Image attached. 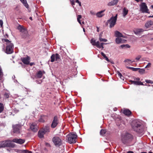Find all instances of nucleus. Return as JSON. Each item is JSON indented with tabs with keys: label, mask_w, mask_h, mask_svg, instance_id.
Instances as JSON below:
<instances>
[{
	"label": "nucleus",
	"mask_w": 153,
	"mask_h": 153,
	"mask_svg": "<svg viewBox=\"0 0 153 153\" xmlns=\"http://www.w3.org/2000/svg\"><path fill=\"white\" fill-rule=\"evenodd\" d=\"M3 42H6L7 46L5 52L7 54H10L13 52L14 45L13 44L7 39H2Z\"/></svg>",
	"instance_id": "1"
},
{
	"label": "nucleus",
	"mask_w": 153,
	"mask_h": 153,
	"mask_svg": "<svg viewBox=\"0 0 153 153\" xmlns=\"http://www.w3.org/2000/svg\"><path fill=\"white\" fill-rule=\"evenodd\" d=\"M131 125L134 131L138 133H141L143 132V129L141 126V125L139 121L136 120H133Z\"/></svg>",
	"instance_id": "2"
},
{
	"label": "nucleus",
	"mask_w": 153,
	"mask_h": 153,
	"mask_svg": "<svg viewBox=\"0 0 153 153\" xmlns=\"http://www.w3.org/2000/svg\"><path fill=\"white\" fill-rule=\"evenodd\" d=\"M12 142H13L12 141L9 140H7L2 142L0 143V148L5 147H14L15 145Z\"/></svg>",
	"instance_id": "3"
},
{
	"label": "nucleus",
	"mask_w": 153,
	"mask_h": 153,
	"mask_svg": "<svg viewBox=\"0 0 153 153\" xmlns=\"http://www.w3.org/2000/svg\"><path fill=\"white\" fill-rule=\"evenodd\" d=\"M18 29L21 33V35L22 38L25 39L29 37V35L27 30L25 28H24L23 26L19 25Z\"/></svg>",
	"instance_id": "4"
},
{
	"label": "nucleus",
	"mask_w": 153,
	"mask_h": 153,
	"mask_svg": "<svg viewBox=\"0 0 153 153\" xmlns=\"http://www.w3.org/2000/svg\"><path fill=\"white\" fill-rule=\"evenodd\" d=\"M66 137L68 139V142L70 143H71L76 142V140L77 138V136L76 134L73 133L69 134Z\"/></svg>",
	"instance_id": "5"
},
{
	"label": "nucleus",
	"mask_w": 153,
	"mask_h": 153,
	"mask_svg": "<svg viewBox=\"0 0 153 153\" xmlns=\"http://www.w3.org/2000/svg\"><path fill=\"white\" fill-rule=\"evenodd\" d=\"M117 14L115 16L111 17L110 19L108 20L107 22V23H109L110 25V28L114 27L116 24L117 19Z\"/></svg>",
	"instance_id": "6"
},
{
	"label": "nucleus",
	"mask_w": 153,
	"mask_h": 153,
	"mask_svg": "<svg viewBox=\"0 0 153 153\" xmlns=\"http://www.w3.org/2000/svg\"><path fill=\"white\" fill-rule=\"evenodd\" d=\"M132 137L131 134H126L125 135H123L122 136L121 140L122 142L126 144L128 140Z\"/></svg>",
	"instance_id": "7"
},
{
	"label": "nucleus",
	"mask_w": 153,
	"mask_h": 153,
	"mask_svg": "<svg viewBox=\"0 0 153 153\" xmlns=\"http://www.w3.org/2000/svg\"><path fill=\"white\" fill-rule=\"evenodd\" d=\"M52 141L54 145L57 146H59L62 144L61 139L57 136L53 137L52 139Z\"/></svg>",
	"instance_id": "8"
},
{
	"label": "nucleus",
	"mask_w": 153,
	"mask_h": 153,
	"mask_svg": "<svg viewBox=\"0 0 153 153\" xmlns=\"http://www.w3.org/2000/svg\"><path fill=\"white\" fill-rule=\"evenodd\" d=\"M51 62H53L55 60L57 62H60L61 60L60 56L58 53H56L55 54H52L51 57Z\"/></svg>",
	"instance_id": "9"
},
{
	"label": "nucleus",
	"mask_w": 153,
	"mask_h": 153,
	"mask_svg": "<svg viewBox=\"0 0 153 153\" xmlns=\"http://www.w3.org/2000/svg\"><path fill=\"white\" fill-rule=\"evenodd\" d=\"M141 10L143 13H149V10L148 9L147 6L145 3L143 2L140 5Z\"/></svg>",
	"instance_id": "10"
},
{
	"label": "nucleus",
	"mask_w": 153,
	"mask_h": 153,
	"mask_svg": "<svg viewBox=\"0 0 153 153\" xmlns=\"http://www.w3.org/2000/svg\"><path fill=\"white\" fill-rule=\"evenodd\" d=\"M59 120L57 116L54 117L51 125V127L52 128H55L59 123Z\"/></svg>",
	"instance_id": "11"
},
{
	"label": "nucleus",
	"mask_w": 153,
	"mask_h": 153,
	"mask_svg": "<svg viewBox=\"0 0 153 153\" xmlns=\"http://www.w3.org/2000/svg\"><path fill=\"white\" fill-rule=\"evenodd\" d=\"M30 58V56H27L26 57H22L21 58V60L25 65H28L29 64Z\"/></svg>",
	"instance_id": "12"
},
{
	"label": "nucleus",
	"mask_w": 153,
	"mask_h": 153,
	"mask_svg": "<svg viewBox=\"0 0 153 153\" xmlns=\"http://www.w3.org/2000/svg\"><path fill=\"white\" fill-rule=\"evenodd\" d=\"M21 126L19 124H17L13 126V132L16 134H19L20 132Z\"/></svg>",
	"instance_id": "13"
},
{
	"label": "nucleus",
	"mask_w": 153,
	"mask_h": 153,
	"mask_svg": "<svg viewBox=\"0 0 153 153\" xmlns=\"http://www.w3.org/2000/svg\"><path fill=\"white\" fill-rule=\"evenodd\" d=\"M30 128L33 132H36L38 130L37 126L36 124L35 123H33L30 126Z\"/></svg>",
	"instance_id": "14"
},
{
	"label": "nucleus",
	"mask_w": 153,
	"mask_h": 153,
	"mask_svg": "<svg viewBox=\"0 0 153 153\" xmlns=\"http://www.w3.org/2000/svg\"><path fill=\"white\" fill-rule=\"evenodd\" d=\"M12 141L18 144H22L25 142V140L24 139H21L15 138L13 139Z\"/></svg>",
	"instance_id": "15"
},
{
	"label": "nucleus",
	"mask_w": 153,
	"mask_h": 153,
	"mask_svg": "<svg viewBox=\"0 0 153 153\" xmlns=\"http://www.w3.org/2000/svg\"><path fill=\"white\" fill-rule=\"evenodd\" d=\"M45 73V72H42L41 71H39L37 72L36 73L35 77L36 78H41L43 76V74Z\"/></svg>",
	"instance_id": "16"
},
{
	"label": "nucleus",
	"mask_w": 153,
	"mask_h": 153,
	"mask_svg": "<svg viewBox=\"0 0 153 153\" xmlns=\"http://www.w3.org/2000/svg\"><path fill=\"white\" fill-rule=\"evenodd\" d=\"M119 0H113L108 3L107 5L108 6H114L117 4Z\"/></svg>",
	"instance_id": "17"
},
{
	"label": "nucleus",
	"mask_w": 153,
	"mask_h": 153,
	"mask_svg": "<svg viewBox=\"0 0 153 153\" xmlns=\"http://www.w3.org/2000/svg\"><path fill=\"white\" fill-rule=\"evenodd\" d=\"M116 42L117 44H119L120 43H123L126 41V40L122 39L119 37H117L116 39Z\"/></svg>",
	"instance_id": "18"
},
{
	"label": "nucleus",
	"mask_w": 153,
	"mask_h": 153,
	"mask_svg": "<svg viewBox=\"0 0 153 153\" xmlns=\"http://www.w3.org/2000/svg\"><path fill=\"white\" fill-rule=\"evenodd\" d=\"M153 25V21L152 20H149L147 21L145 24V26L146 28H148L150 27Z\"/></svg>",
	"instance_id": "19"
},
{
	"label": "nucleus",
	"mask_w": 153,
	"mask_h": 153,
	"mask_svg": "<svg viewBox=\"0 0 153 153\" xmlns=\"http://www.w3.org/2000/svg\"><path fill=\"white\" fill-rule=\"evenodd\" d=\"M130 82H131V84H133L135 85H144V84H143V82L140 81L130 80Z\"/></svg>",
	"instance_id": "20"
},
{
	"label": "nucleus",
	"mask_w": 153,
	"mask_h": 153,
	"mask_svg": "<svg viewBox=\"0 0 153 153\" xmlns=\"http://www.w3.org/2000/svg\"><path fill=\"white\" fill-rule=\"evenodd\" d=\"M115 36L117 37H122L123 38L125 37L123 34L118 31H116L115 32Z\"/></svg>",
	"instance_id": "21"
},
{
	"label": "nucleus",
	"mask_w": 153,
	"mask_h": 153,
	"mask_svg": "<svg viewBox=\"0 0 153 153\" xmlns=\"http://www.w3.org/2000/svg\"><path fill=\"white\" fill-rule=\"evenodd\" d=\"M105 11V10H104L97 12L96 14L97 16L99 18L102 17L104 15V14H103L102 13Z\"/></svg>",
	"instance_id": "22"
},
{
	"label": "nucleus",
	"mask_w": 153,
	"mask_h": 153,
	"mask_svg": "<svg viewBox=\"0 0 153 153\" xmlns=\"http://www.w3.org/2000/svg\"><path fill=\"white\" fill-rule=\"evenodd\" d=\"M91 44L94 46H96L97 47L98 46H99L98 45L99 41H98L97 42H96V41L93 39H91Z\"/></svg>",
	"instance_id": "23"
},
{
	"label": "nucleus",
	"mask_w": 153,
	"mask_h": 153,
	"mask_svg": "<svg viewBox=\"0 0 153 153\" xmlns=\"http://www.w3.org/2000/svg\"><path fill=\"white\" fill-rule=\"evenodd\" d=\"M138 71L139 73L141 74H143L145 73V69L143 68H137V71Z\"/></svg>",
	"instance_id": "24"
},
{
	"label": "nucleus",
	"mask_w": 153,
	"mask_h": 153,
	"mask_svg": "<svg viewBox=\"0 0 153 153\" xmlns=\"http://www.w3.org/2000/svg\"><path fill=\"white\" fill-rule=\"evenodd\" d=\"M45 134V133L42 130L38 132L39 137L40 138H42L43 137L44 135Z\"/></svg>",
	"instance_id": "25"
},
{
	"label": "nucleus",
	"mask_w": 153,
	"mask_h": 153,
	"mask_svg": "<svg viewBox=\"0 0 153 153\" xmlns=\"http://www.w3.org/2000/svg\"><path fill=\"white\" fill-rule=\"evenodd\" d=\"M123 113L126 115L128 116L131 114V112L128 109H125L123 111Z\"/></svg>",
	"instance_id": "26"
},
{
	"label": "nucleus",
	"mask_w": 153,
	"mask_h": 153,
	"mask_svg": "<svg viewBox=\"0 0 153 153\" xmlns=\"http://www.w3.org/2000/svg\"><path fill=\"white\" fill-rule=\"evenodd\" d=\"M23 3L24 6L26 8H28L29 7V5L27 3V1L26 0H20Z\"/></svg>",
	"instance_id": "27"
},
{
	"label": "nucleus",
	"mask_w": 153,
	"mask_h": 153,
	"mask_svg": "<svg viewBox=\"0 0 153 153\" xmlns=\"http://www.w3.org/2000/svg\"><path fill=\"white\" fill-rule=\"evenodd\" d=\"M123 16L125 17L127 14L128 11V10L125 7H124L123 9Z\"/></svg>",
	"instance_id": "28"
},
{
	"label": "nucleus",
	"mask_w": 153,
	"mask_h": 153,
	"mask_svg": "<svg viewBox=\"0 0 153 153\" xmlns=\"http://www.w3.org/2000/svg\"><path fill=\"white\" fill-rule=\"evenodd\" d=\"M144 31V30L142 29H136L134 31V33L136 34H139L141 32H143Z\"/></svg>",
	"instance_id": "29"
},
{
	"label": "nucleus",
	"mask_w": 153,
	"mask_h": 153,
	"mask_svg": "<svg viewBox=\"0 0 153 153\" xmlns=\"http://www.w3.org/2000/svg\"><path fill=\"white\" fill-rule=\"evenodd\" d=\"M101 53V55L103 56L105 60H106L108 62H109V60L108 58L103 52H102Z\"/></svg>",
	"instance_id": "30"
},
{
	"label": "nucleus",
	"mask_w": 153,
	"mask_h": 153,
	"mask_svg": "<svg viewBox=\"0 0 153 153\" xmlns=\"http://www.w3.org/2000/svg\"><path fill=\"white\" fill-rule=\"evenodd\" d=\"M105 43H104L103 42L101 43L100 44H99V43H98V46H97V47L99 48H102V49L104 48L103 45L104 44H105Z\"/></svg>",
	"instance_id": "31"
},
{
	"label": "nucleus",
	"mask_w": 153,
	"mask_h": 153,
	"mask_svg": "<svg viewBox=\"0 0 153 153\" xmlns=\"http://www.w3.org/2000/svg\"><path fill=\"white\" fill-rule=\"evenodd\" d=\"M49 128L48 127L45 126L43 130H42L45 133L47 132H49Z\"/></svg>",
	"instance_id": "32"
},
{
	"label": "nucleus",
	"mask_w": 153,
	"mask_h": 153,
	"mask_svg": "<svg viewBox=\"0 0 153 153\" xmlns=\"http://www.w3.org/2000/svg\"><path fill=\"white\" fill-rule=\"evenodd\" d=\"M77 20L79 23L81 25V21L80 20V19H81L82 18V16L80 15H78L77 16Z\"/></svg>",
	"instance_id": "33"
},
{
	"label": "nucleus",
	"mask_w": 153,
	"mask_h": 153,
	"mask_svg": "<svg viewBox=\"0 0 153 153\" xmlns=\"http://www.w3.org/2000/svg\"><path fill=\"white\" fill-rule=\"evenodd\" d=\"M4 108V106L3 104L0 103V113H1L3 111Z\"/></svg>",
	"instance_id": "34"
},
{
	"label": "nucleus",
	"mask_w": 153,
	"mask_h": 153,
	"mask_svg": "<svg viewBox=\"0 0 153 153\" xmlns=\"http://www.w3.org/2000/svg\"><path fill=\"white\" fill-rule=\"evenodd\" d=\"M126 68L128 69H130L132 71H137V68H134L132 67H130L128 66H127Z\"/></svg>",
	"instance_id": "35"
},
{
	"label": "nucleus",
	"mask_w": 153,
	"mask_h": 153,
	"mask_svg": "<svg viewBox=\"0 0 153 153\" xmlns=\"http://www.w3.org/2000/svg\"><path fill=\"white\" fill-rule=\"evenodd\" d=\"M106 130L102 129L100 132V134L102 135H103L106 133Z\"/></svg>",
	"instance_id": "36"
},
{
	"label": "nucleus",
	"mask_w": 153,
	"mask_h": 153,
	"mask_svg": "<svg viewBox=\"0 0 153 153\" xmlns=\"http://www.w3.org/2000/svg\"><path fill=\"white\" fill-rule=\"evenodd\" d=\"M117 74L118 75V76H119L121 79H124L123 77V76L122 74L119 71L117 72Z\"/></svg>",
	"instance_id": "37"
},
{
	"label": "nucleus",
	"mask_w": 153,
	"mask_h": 153,
	"mask_svg": "<svg viewBox=\"0 0 153 153\" xmlns=\"http://www.w3.org/2000/svg\"><path fill=\"white\" fill-rule=\"evenodd\" d=\"M3 76V74L1 68L0 67V80L2 79V77Z\"/></svg>",
	"instance_id": "38"
},
{
	"label": "nucleus",
	"mask_w": 153,
	"mask_h": 153,
	"mask_svg": "<svg viewBox=\"0 0 153 153\" xmlns=\"http://www.w3.org/2000/svg\"><path fill=\"white\" fill-rule=\"evenodd\" d=\"M99 40L100 42H106L107 41V39H103L101 37H100Z\"/></svg>",
	"instance_id": "39"
},
{
	"label": "nucleus",
	"mask_w": 153,
	"mask_h": 153,
	"mask_svg": "<svg viewBox=\"0 0 153 153\" xmlns=\"http://www.w3.org/2000/svg\"><path fill=\"white\" fill-rule=\"evenodd\" d=\"M145 82L147 83H153V81L150 80H146Z\"/></svg>",
	"instance_id": "40"
},
{
	"label": "nucleus",
	"mask_w": 153,
	"mask_h": 153,
	"mask_svg": "<svg viewBox=\"0 0 153 153\" xmlns=\"http://www.w3.org/2000/svg\"><path fill=\"white\" fill-rule=\"evenodd\" d=\"M21 152H23V153H32V152L30 151H29L25 150H21Z\"/></svg>",
	"instance_id": "41"
},
{
	"label": "nucleus",
	"mask_w": 153,
	"mask_h": 153,
	"mask_svg": "<svg viewBox=\"0 0 153 153\" xmlns=\"http://www.w3.org/2000/svg\"><path fill=\"white\" fill-rule=\"evenodd\" d=\"M141 57V56L140 55H139L137 56L135 58V59L137 61H138L140 60V59Z\"/></svg>",
	"instance_id": "42"
},
{
	"label": "nucleus",
	"mask_w": 153,
	"mask_h": 153,
	"mask_svg": "<svg viewBox=\"0 0 153 153\" xmlns=\"http://www.w3.org/2000/svg\"><path fill=\"white\" fill-rule=\"evenodd\" d=\"M151 63H148L147 65L146 66L145 68H149L151 67Z\"/></svg>",
	"instance_id": "43"
},
{
	"label": "nucleus",
	"mask_w": 153,
	"mask_h": 153,
	"mask_svg": "<svg viewBox=\"0 0 153 153\" xmlns=\"http://www.w3.org/2000/svg\"><path fill=\"white\" fill-rule=\"evenodd\" d=\"M0 25H1V27H2L3 25V22L2 20H0Z\"/></svg>",
	"instance_id": "44"
},
{
	"label": "nucleus",
	"mask_w": 153,
	"mask_h": 153,
	"mask_svg": "<svg viewBox=\"0 0 153 153\" xmlns=\"http://www.w3.org/2000/svg\"><path fill=\"white\" fill-rule=\"evenodd\" d=\"M71 4L72 5H74L75 4V2H74V0H73L71 1Z\"/></svg>",
	"instance_id": "45"
},
{
	"label": "nucleus",
	"mask_w": 153,
	"mask_h": 153,
	"mask_svg": "<svg viewBox=\"0 0 153 153\" xmlns=\"http://www.w3.org/2000/svg\"><path fill=\"white\" fill-rule=\"evenodd\" d=\"M125 47L126 48H130V46L128 44H126V46Z\"/></svg>",
	"instance_id": "46"
},
{
	"label": "nucleus",
	"mask_w": 153,
	"mask_h": 153,
	"mask_svg": "<svg viewBox=\"0 0 153 153\" xmlns=\"http://www.w3.org/2000/svg\"><path fill=\"white\" fill-rule=\"evenodd\" d=\"M131 61V60H130L129 59H127L125 60V61L126 62H128Z\"/></svg>",
	"instance_id": "47"
},
{
	"label": "nucleus",
	"mask_w": 153,
	"mask_h": 153,
	"mask_svg": "<svg viewBox=\"0 0 153 153\" xmlns=\"http://www.w3.org/2000/svg\"><path fill=\"white\" fill-rule=\"evenodd\" d=\"M126 46V45H123L120 46V47L122 48H123Z\"/></svg>",
	"instance_id": "48"
},
{
	"label": "nucleus",
	"mask_w": 153,
	"mask_h": 153,
	"mask_svg": "<svg viewBox=\"0 0 153 153\" xmlns=\"http://www.w3.org/2000/svg\"><path fill=\"white\" fill-rule=\"evenodd\" d=\"M39 121L41 122H44V120H43L42 118H41L39 120Z\"/></svg>",
	"instance_id": "49"
},
{
	"label": "nucleus",
	"mask_w": 153,
	"mask_h": 153,
	"mask_svg": "<svg viewBox=\"0 0 153 153\" xmlns=\"http://www.w3.org/2000/svg\"><path fill=\"white\" fill-rule=\"evenodd\" d=\"M30 66H32L33 65H34V63L33 62H31V63H30L29 62V64Z\"/></svg>",
	"instance_id": "50"
},
{
	"label": "nucleus",
	"mask_w": 153,
	"mask_h": 153,
	"mask_svg": "<svg viewBox=\"0 0 153 153\" xmlns=\"http://www.w3.org/2000/svg\"><path fill=\"white\" fill-rule=\"evenodd\" d=\"M8 37H9L8 35L7 34H5V38H7Z\"/></svg>",
	"instance_id": "51"
},
{
	"label": "nucleus",
	"mask_w": 153,
	"mask_h": 153,
	"mask_svg": "<svg viewBox=\"0 0 153 153\" xmlns=\"http://www.w3.org/2000/svg\"><path fill=\"white\" fill-rule=\"evenodd\" d=\"M36 82H37V83H38V84H39V83H40L42 81H41L39 80V81H36Z\"/></svg>",
	"instance_id": "52"
},
{
	"label": "nucleus",
	"mask_w": 153,
	"mask_h": 153,
	"mask_svg": "<svg viewBox=\"0 0 153 153\" xmlns=\"http://www.w3.org/2000/svg\"><path fill=\"white\" fill-rule=\"evenodd\" d=\"M136 80L137 81H139L140 80V79L139 78H136Z\"/></svg>",
	"instance_id": "53"
},
{
	"label": "nucleus",
	"mask_w": 153,
	"mask_h": 153,
	"mask_svg": "<svg viewBox=\"0 0 153 153\" xmlns=\"http://www.w3.org/2000/svg\"><path fill=\"white\" fill-rule=\"evenodd\" d=\"M127 153H134L132 151H128L127 152Z\"/></svg>",
	"instance_id": "54"
},
{
	"label": "nucleus",
	"mask_w": 153,
	"mask_h": 153,
	"mask_svg": "<svg viewBox=\"0 0 153 153\" xmlns=\"http://www.w3.org/2000/svg\"><path fill=\"white\" fill-rule=\"evenodd\" d=\"M78 4L80 6H81V3L80 2Z\"/></svg>",
	"instance_id": "55"
},
{
	"label": "nucleus",
	"mask_w": 153,
	"mask_h": 153,
	"mask_svg": "<svg viewBox=\"0 0 153 153\" xmlns=\"http://www.w3.org/2000/svg\"><path fill=\"white\" fill-rule=\"evenodd\" d=\"M4 96H9V95L8 94H7L5 93V94H4Z\"/></svg>",
	"instance_id": "56"
},
{
	"label": "nucleus",
	"mask_w": 153,
	"mask_h": 153,
	"mask_svg": "<svg viewBox=\"0 0 153 153\" xmlns=\"http://www.w3.org/2000/svg\"><path fill=\"white\" fill-rule=\"evenodd\" d=\"M46 145L47 146H50V145L48 143H46Z\"/></svg>",
	"instance_id": "57"
},
{
	"label": "nucleus",
	"mask_w": 153,
	"mask_h": 153,
	"mask_svg": "<svg viewBox=\"0 0 153 153\" xmlns=\"http://www.w3.org/2000/svg\"><path fill=\"white\" fill-rule=\"evenodd\" d=\"M79 1L78 0H75V2L76 3L79 2Z\"/></svg>",
	"instance_id": "58"
},
{
	"label": "nucleus",
	"mask_w": 153,
	"mask_h": 153,
	"mask_svg": "<svg viewBox=\"0 0 153 153\" xmlns=\"http://www.w3.org/2000/svg\"><path fill=\"white\" fill-rule=\"evenodd\" d=\"M29 19L31 20H32V18L31 17H30V18H29Z\"/></svg>",
	"instance_id": "59"
},
{
	"label": "nucleus",
	"mask_w": 153,
	"mask_h": 153,
	"mask_svg": "<svg viewBox=\"0 0 153 153\" xmlns=\"http://www.w3.org/2000/svg\"><path fill=\"white\" fill-rule=\"evenodd\" d=\"M149 18H151V17L153 18V15H152V16H149Z\"/></svg>",
	"instance_id": "60"
},
{
	"label": "nucleus",
	"mask_w": 153,
	"mask_h": 153,
	"mask_svg": "<svg viewBox=\"0 0 153 153\" xmlns=\"http://www.w3.org/2000/svg\"><path fill=\"white\" fill-rule=\"evenodd\" d=\"M141 153H147V152H141Z\"/></svg>",
	"instance_id": "61"
},
{
	"label": "nucleus",
	"mask_w": 153,
	"mask_h": 153,
	"mask_svg": "<svg viewBox=\"0 0 153 153\" xmlns=\"http://www.w3.org/2000/svg\"><path fill=\"white\" fill-rule=\"evenodd\" d=\"M151 7H152V8H153V5H151Z\"/></svg>",
	"instance_id": "62"
},
{
	"label": "nucleus",
	"mask_w": 153,
	"mask_h": 153,
	"mask_svg": "<svg viewBox=\"0 0 153 153\" xmlns=\"http://www.w3.org/2000/svg\"><path fill=\"white\" fill-rule=\"evenodd\" d=\"M97 32H99V30H98V28H97Z\"/></svg>",
	"instance_id": "63"
},
{
	"label": "nucleus",
	"mask_w": 153,
	"mask_h": 153,
	"mask_svg": "<svg viewBox=\"0 0 153 153\" xmlns=\"http://www.w3.org/2000/svg\"><path fill=\"white\" fill-rule=\"evenodd\" d=\"M149 153H153L151 152H149Z\"/></svg>",
	"instance_id": "64"
}]
</instances>
